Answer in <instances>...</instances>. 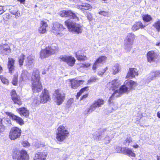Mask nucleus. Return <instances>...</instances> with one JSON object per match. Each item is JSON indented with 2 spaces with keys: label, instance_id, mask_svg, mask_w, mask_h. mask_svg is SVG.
I'll use <instances>...</instances> for the list:
<instances>
[{
  "label": "nucleus",
  "instance_id": "f257e3e1",
  "mask_svg": "<svg viewBox=\"0 0 160 160\" xmlns=\"http://www.w3.org/2000/svg\"><path fill=\"white\" fill-rule=\"evenodd\" d=\"M32 90L33 92H38L42 89V86L40 82L39 72L36 68H34L31 77Z\"/></svg>",
  "mask_w": 160,
  "mask_h": 160
},
{
  "label": "nucleus",
  "instance_id": "f03ea898",
  "mask_svg": "<svg viewBox=\"0 0 160 160\" xmlns=\"http://www.w3.org/2000/svg\"><path fill=\"white\" fill-rule=\"evenodd\" d=\"M121 85L120 81L118 79H116L113 80L111 82H109L107 85V87H109L110 90H112L114 91V92L110 97L108 102L110 103L112 102V101L114 97H118L119 94H121L120 93L119 88H118Z\"/></svg>",
  "mask_w": 160,
  "mask_h": 160
},
{
  "label": "nucleus",
  "instance_id": "7ed1b4c3",
  "mask_svg": "<svg viewBox=\"0 0 160 160\" xmlns=\"http://www.w3.org/2000/svg\"><path fill=\"white\" fill-rule=\"evenodd\" d=\"M65 24L69 31L75 33H81L83 30V26L80 24L73 22L71 20L68 19L65 22Z\"/></svg>",
  "mask_w": 160,
  "mask_h": 160
},
{
  "label": "nucleus",
  "instance_id": "20e7f679",
  "mask_svg": "<svg viewBox=\"0 0 160 160\" xmlns=\"http://www.w3.org/2000/svg\"><path fill=\"white\" fill-rule=\"evenodd\" d=\"M59 50L58 45L53 43L51 46L46 47L44 49L42 50L40 52V57L43 59L57 52Z\"/></svg>",
  "mask_w": 160,
  "mask_h": 160
},
{
  "label": "nucleus",
  "instance_id": "39448f33",
  "mask_svg": "<svg viewBox=\"0 0 160 160\" xmlns=\"http://www.w3.org/2000/svg\"><path fill=\"white\" fill-rule=\"evenodd\" d=\"M58 132L56 134V139L60 143L62 142L69 135V132L67 128L63 126H60L57 129Z\"/></svg>",
  "mask_w": 160,
  "mask_h": 160
},
{
  "label": "nucleus",
  "instance_id": "423d86ee",
  "mask_svg": "<svg viewBox=\"0 0 160 160\" xmlns=\"http://www.w3.org/2000/svg\"><path fill=\"white\" fill-rule=\"evenodd\" d=\"M137 85V83L132 80H127L125 81L124 85L119 88L120 93H126L133 89Z\"/></svg>",
  "mask_w": 160,
  "mask_h": 160
},
{
  "label": "nucleus",
  "instance_id": "0eeeda50",
  "mask_svg": "<svg viewBox=\"0 0 160 160\" xmlns=\"http://www.w3.org/2000/svg\"><path fill=\"white\" fill-rule=\"evenodd\" d=\"M54 100L57 105H60L64 102L65 94L62 91L57 90L53 94Z\"/></svg>",
  "mask_w": 160,
  "mask_h": 160
},
{
  "label": "nucleus",
  "instance_id": "6e6552de",
  "mask_svg": "<svg viewBox=\"0 0 160 160\" xmlns=\"http://www.w3.org/2000/svg\"><path fill=\"white\" fill-rule=\"evenodd\" d=\"M12 158L13 159L17 160H28L29 157L26 151H15L12 154Z\"/></svg>",
  "mask_w": 160,
  "mask_h": 160
},
{
  "label": "nucleus",
  "instance_id": "1a4fd4ad",
  "mask_svg": "<svg viewBox=\"0 0 160 160\" xmlns=\"http://www.w3.org/2000/svg\"><path fill=\"white\" fill-rule=\"evenodd\" d=\"M104 103V101L102 99H99L96 100L89 108L86 110L84 112L85 113V114H89L95 110L96 108L101 107Z\"/></svg>",
  "mask_w": 160,
  "mask_h": 160
},
{
  "label": "nucleus",
  "instance_id": "9d476101",
  "mask_svg": "<svg viewBox=\"0 0 160 160\" xmlns=\"http://www.w3.org/2000/svg\"><path fill=\"white\" fill-rule=\"evenodd\" d=\"M21 133L22 131L20 128L16 127H13L10 130L9 138L11 140H15L20 138Z\"/></svg>",
  "mask_w": 160,
  "mask_h": 160
},
{
  "label": "nucleus",
  "instance_id": "9b49d317",
  "mask_svg": "<svg viewBox=\"0 0 160 160\" xmlns=\"http://www.w3.org/2000/svg\"><path fill=\"white\" fill-rule=\"evenodd\" d=\"M59 14L61 17H69L70 18L74 19L76 21H78L79 20V18L77 16L76 13L73 12L71 10H67L61 11L60 12Z\"/></svg>",
  "mask_w": 160,
  "mask_h": 160
},
{
  "label": "nucleus",
  "instance_id": "f8f14e48",
  "mask_svg": "<svg viewBox=\"0 0 160 160\" xmlns=\"http://www.w3.org/2000/svg\"><path fill=\"white\" fill-rule=\"evenodd\" d=\"M134 39V35L132 33H128L127 37L125 43V48L128 51H129L132 48V46Z\"/></svg>",
  "mask_w": 160,
  "mask_h": 160
},
{
  "label": "nucleus",
  "instance_id": "ddd939ff",
  "mask_svg": "<svg viewBox=\"0 0 160 160\" xmlns=\"http://www.w3.org/2000/svg\"><path fill=\"white\" fill-rule=\"evenodd\" d=\"M65 29L62 25L58 23L54 24L52 28V32L56 35H59L61 36L63 35V34L61 32Z\"/></svg>",
  "mask_w": 160,
  "mask_h": 160
},
{
  "label": "nucleus",
  "instance_id": "4468645a",
  "mask_svg": "<svg viewBox=\"0 0 160 160\" xmlns=\"http://www.w3.org/2000/svg\"><path fill=\"white\" fill-rule=\"evenodd\" d=\"M117 151L118 153L122 152L124 153L128 154L132 157H135V154L132 150L129 148H122L119 146H117L116 147Z\"/></svg>",
  "mask_w": 160,
  "mask_h": 160
},
{
  "label": "nucleus",
  "instance_id": "2eb2a0df",
  "mask_svg": "<svg viewBox=\"0 0 160 160\" xmlns=\"http://www.w3.org/2000/svg\"><path fill=\"white\" fill-rule=\"evenodd\" d=\"M39 98L41 99V102L43 103H46L50 99L49 92L46 89H44L42 92Z\"/></svg>",
  "mask_w": 160,
  "mask_h": 160
},
{
  "label": "nucleus",
  "instance_id": "dca6fc26",
  "mask_svg": "<svg viewBox=\"0 0 160 160\" xmlns=\"http://www.w3.org/2000/svg\"><path fill=\"white\" fill-rule=\"evenodd\" d=\"M5 113L6 115L9 116L10 118L16 121L20 125H22L24 124V121L22 118L14 115L12 112H7Z\"/></svg>",
  "mask_w": 160,
  "mask_h": 160
},
{
  "label": "nucleus",
  "instance_id": "f3484780",
  "mask_svg": "<svg viewBox=\"0 0 160 160\" xmlns=\"http://www.w3.org/2000/svg\"><path fill=\"white\" fill-rule=\"evenodd\" d=\"M59 58L62 61L66 62L69 66H73L75 62V60L74 58L71 56L67 57L66 56H61Z\"/></svg>",
  "mask_w": 160,
  "mask_h": 160
},
{
  "label": "nucleus",
  "instance_id": "a211bd4d",
  "mask_svg": "<svg viewBox=\"0 0 160 160\" xmlns=\"http://www.w3.org/2000/svg\"><path fill=\"white\" fill-rule=\"evenodd\" d=\"M107 58L105 56H102L97 59L92 67L93 70H96V68L102 65L106 60Z\"/></svg>",
  "mask_w": 160,
  "mask_h": 160
},
{
  "label": "nucleus",
  "instance_id": "6ab92c4d",
  "mask_svg": "<svg viewBox=\"0 0 160 160\" xmlns=\"http://www.w3.org/2000/svg\"><path fill=\"white\" fill-rule=\"evenodd\" d=\"M11 98L13 102L15 104L20 106L22 104L20 97L18 96L15 90H12L11 92Z\"/></svg>",
  "mask_w": 160,
  "mask_h": 160
},
{
  "label": "nucleus",
  "instance_id": "aec40b11",
  "mask_svg": "<svg viewBox=\"0 0 160 160\" xmlns=\"http://www.w3.org/2000/svg\"><path fill=\"white\" fill-rule=\"evenodd\" d=\"M11 51L10 48L8 44H4L0 45V53L3 55L8 54Z\"/></svg>",
  "mask_w": 160,
  "mask_h": 160
},
{
  "label": "nucleus",
  "instance_id": "412c9836",
  "mask_svg": "<svg viewBox=\"0 0 160 160\" xmlns=\"http://www.w3.org/2000/svg\"><path fill=\"white\" fill-rule=\"evenodd\" d=\"M160 77V71L151 72L148 77L146 82L148 83L155 80L158 77Z\"/></svg>",
  "mask_w": 160,
  "mask_h": 160
},
{
  "label": "nucleus",
  "instance_id": "4be33fe9",
  "mask_svg": "<svg viewBox=\"0 0 160 160\" xmlns=\"http://www.w3.org/2000/svg\"><path fill=\"white\" fill-rule=\"evenodd\" d=\"M14 60L12 58H8V67L9 70V72L11 74L15 70Z\"/></svg>",
  "mask_w": 160,
  "mask_h": 160
},
{
  "label": "nucleus",
  "instance_id": "5701e85b",
  "mask_svg": "<svg viewBox=\"0 0 160 160\" xmlns=\"http://www.w3.org/2000/svg\"><path fill=\"white\" fill-rule=\"evenodd\" d=\"M104 136V129L101 130L99 132H96L93 134V138L95 140L100 141L102 139Z\"/></svg>",
  "mask_w": 160,
  "mask_h": 160
},
{
  "label": "nucleus",
  "instance_id": "b1692460",
  "mask_svg": "<svg viewBox=\"0 0 160 160\" xmlns=\"http://www.w3.org/2000/svg\"><path fill=\"white\" fill-rule=\"evenodd\" d=\"M47 156V153L40 152L37 153L35 155L34 160H45Z\"/></svg>",
  "mask_w": 160,
  "mask_h": 160
},
{
  "label": "nucleus",
  "instance_id": "393cba45",
  "mask_svg": "<svg viewBox=\"0 0 160 160\" xmlns=\"http://www.w3.org/2000/svg\"><path fill=\"white\" fill-rule=\"evenodd\" d=\"M138 75V71L135 68H130L126 76L127 78H132Z\"/></svg>",
  "mask_w": 160,
  "mask_h": 160
},
{
  "label": "nucleus",
  "instance_id": "a878e982",
  "mask_svg": "<svg viewBox=\"0 0 160 160\" xmlns=\"http://www.w3.org/2000/svg\"><path fill=\"white\" fill-rule=\"evenodd\" d=\"M17 109V111L21 116H23L26 118L28 117L29 115V111L26 108H22Z\"/></svg>",
  "mask_w": 160,
  "mask_h": 160
},
{
  "label": "nucleus",
  "instance_id": "bb28decb",
  "mask_svg": "<svg viewBox=\"0 0 160 160\" xmlns=\"http://www.w3.org/2000/svg\"><path fill=\"white\" fill-rule=\"evenodd\" d=\"M157 57V54L153 51H149L147 54L148 60L149 62L154 61Z\"/></svg>",
  "mask_w": 160,
  "mask_h": 160
},
{
  "label": "nucleus",
  "instance_id": "cd10ccee",
  "mask_svg": "<svg viewBox=\"0 0 160 160\" xmlns=\"http://www.w3.org/2000/svg\"><path fill=\"white\" fill-rule=\"evenodd\" d=\"M84 82V81L82 80H72L71 81V87L72 88L76 89L81 85Z\"/></svg>",
  "mask_w": 160,
  "mask_h": 160
},
{
  "label": "nucleus",
  "instance_id": "c85d7f7f",
  "mask_svg": "<svg viewBox=\"0 0 160 160\" xmlns=\"http://www.w3.org/2000/svg\"><path fill=\"white\" fill-rule=\"evenodd\" d=\"M29 75L28 71L26 70H23L21 74L19 81L21 82L22 81L28 80L29 78Z\"/></svg>",
  "mask_w": 160,
  "mask_h": 160
},
{
  "label": "nucleus",
  "instance_id": "c756f323",
  "mask_svg": "<svg viewBox=\"0 0 160 160\" xmlns=\"http://www.w3.org/2000/svg\"><path fill=\"white\" fill-rule=\"evenodd\" d=\"M41 26L39 28V32L40 33L43 34L46 32V28L48 25L45 21H42L41 22Z\"/></svg>",
  "mask_w": 160,
  "mask_h": 160
},
{
  "label": "nucleus",
  "instance_id": "7c9ffc66",
  "mask_svg": "<svg viewBox=\"0 0 160 160\" xmlns=\"http://www.w3.org/2000/svg\"><path fill=\"white\" fill-rule=\"evenodd\" d=\"M92 8V6L90 4L86 3H83L81 5H77L78 8L81 9L84 12V10H89Z\"/></svg>",
  "mask_w": 160,
  "mask_h": 160
},
{
  "label": "nucleus",
  "instance_id": "2f4dec72",
  "mask_svg": "<svg viewBox=\"0 0 160 160\" xmlns=\"http://www.w3.org/2000/svg\"><path fill=\"white\" fill-rule=\"evenodd\" d=\"M104 136L107 135L111 139L114 138L115 134V131L111 129L107 130L106 129H104Z\"/></svg>",
  "mask_w": 160,
  "mask_h": 160
},
{
  "label": "nucleus",
  "instance_id": "473e14b6",
  "mask_svg": "<svg viewBox=\"0 0 160 160\" xmlns=\"http://www.w3.org/2000/svg\"><path fill=\"white\" fill-rule=\"evenodd\" d=\"M144 26L142 24L141 22H136L132 27V29L133 31H135L139 29L140 28H143Z\"/></svg>",
  "mask_w": 160,
  "mask_h": 160
},
{
  "label": "nucleus",
  "instance_id": "72a5a7b5",
  "mask_svg": "<svg viewBox=\"0 0 160 160\" xmlns=\"http://www.w3.org/2000/svg\"><path fill=\"white\" fill-rule=\"evenodd\" d=\"M33 60V58L30 56L27 57L25 60V63L26 65L28 66L30 68L32 66V62Z\"/></svg>",
  "mask_w": 160,
  "mask_h": 160
},
{
  "label": "nucleus",
  "instance_id": "f704fd0d",
  "mask_svg": "<svg viewBox=\"0 0 160 160\" xmlns=\"http://www.w3.org/2000/svg\"><path fill=\"white\" fill-rule=\"evenodd\" d=\"M76 57L78 60L82 61H84L86 59V57L84 55H82L80 51H78L75 53Z\"/></svg>",
  "mask_w": 160,
  "mask_h": 160
},
{
  "label": "nucleus",
  "instance_id": "c9c22d12",
  "mask_svg": "<svg viewBox=\"0 0 160 160\" xmlns=\"http://www.w3.org/2000/svg\"><path fill=\"white\" fill-rule=\"evenodd\" d=\"M33 101L32 102V104L33 105L36 106L39 105L40 103H42L41 102V99L38 96H36L33 98Z\"/></svg>",
  "mask_w": 160,
  "mask_h": 160
},
{
  "label": "nucleus",
  "instance_id": "e433bc0d",
  "mask_svg": "<svg viewBox=\"0 0 160 160\" xmlns=\"http://www.w3.org/2000/svg\"><path fill=\"white\" fill-rule=\"evenodd\" d=\"M120 70V68L119 65L118 64H115L114 66L112 67V73L113 75H115L118 73Z\"/></svg>",
  "mask_w": 160,
  "mask_h": 160
},
{
  "label": "nucleus",
  "instance_id": "4c0bfd02",
  "mask_svg": "<svg viewBox=\"0 0 160 160\" xmlns=\"http://www.w3.org/2000/svg\"><path fill=\"white\" fill-rule=\"evenodd\" d=\"M25 57V56L24 55L22 54L18 58L19 63L20 67L22 66L23 64Z\"/></svg>",
  "mask_w": 160,
  "mask_h": 160
},
{
  "label": "nucleus",
  "instance_id": "58836bf2",
  "mask_svg": "<svg viewBox=\"0 0 160 160\" xmlns=\"http://www.w3.org/2000/svg\"><path fill=\"white\" fill-rule=\"evenodd\" d=\"M153 26L155 28L157 31L159 32L160 31V20L155 22Z\"/></svg>",
  "mask_w": 160,
  "mask_h": 160
},
{
  "label": "nucleus",
  "instance_id": "ea45409f",
  "mask_svg": "<svg viewBox=\"0 0 160 160\" xmlns=\"http://www.w3.org/2000/svg\"><path fill=\"white\" fill-rule=\"evenodd\" d=\"M88 87H86L82 88L79 92L77 93L76 95L77 99H78V97L80 96L81 94L85 91H87L88 90Z\"/></svg>",
  "mask_w": 160,
  "mask_h": 160
},
{
  "label": "nucleus",
  "instance_id": "a19ab883",
  "mask_svg": "<svg viewBox=\"0 0 160 160\" xmlns=\"http://www.w3.org/2000/svg\"><path fill=\"white\" fill-rule=\"evenodd\" d=\"M18 75L16 74L13 76L12 79V84L14 86H16L18 84Z\"/></svg>",
  "mask_w": 160,
  "mask_h": 160
},
{
  "label": "nucleus",
  "instance_id": "79ce46f5",
  "mask_svg": "<svg viewBox=\"0 0 160 160\" xmlns=\"http://www.w3.org/2000/svg\"><path fill=\"white\" fill-rule=\"evenodd\" d=\"M142 18L144 21L147 22H149L152 19L151 17L148 14L143 16Z\"/></svg>",
  "mask_w": 160,
  "mask_h": 160
},
{
  "label": "nucleus",
  "instance_id": "37998d69",
  "mask_svg": "<svg viewBox=\"0 0 160 160\" xmlns=\"http://www.w3.org/2000/svg\"><path fill=\"white\" fill-rule=\"evenodd\" d=\"M10 12L12 14L15 16L16 18H17V17H18L20 16V13L18 10H12Z\"/></svg>",
  "mask_w": 160,
  "mask_h": 160
},
{
  "label": "nucleus",
  "instance_id": "c03bdc74",
  "mask_svg": "<svg viewBox=\"0 0 160 160\" xmlns=\"http://www.w3.org/2000/svg\"><path fill=\"white\" fill-rule=\"evenodd\" d=\"M132 142V139L130 137H128L124 141L123 143L126 145H129V144Z\"/></svg>",
  "mask_w": 160,
  "mask_h": 160
},
{
  "label": "nucleus",
  "instance_id": "a18cd8bd",
  "mask_svg": "<svg viewBox=\"0 0 160 160\" xmlns=\"http://www.w3.org/2000/svg\"><path fill=\"white\" fill-rule=\"evenodd\" d=\"M102 138H103L104 143L105 144L109 143L112 139L107 135V136H104V137H102Z\"/></svg>",
  "mask_w": 160,
  "mask_h": 160
},
{
  "label": "nucleus",
  "instance_id": "49530a36",
  "mask_svg": "<svg viewBox=\"0 0 160 160\" xmlns=\"http://www.w3.org/2000/svg\"><path fill=\"white\" fill-rule=\"evenodd\" d=\"M2 120V122L8 125L11 123V121L8 118H4Z\"/></svg>",
  "mask_w": 160,
  "mask_h": 160
},
{
  "label": "nucleus",
  "instance_id": "de8ad7c7",
  "mask_svg": "<svg viewBox=\"0 0 160 160\" xmlns=\"http://www.w3.org/2000/svg\"><path fill=\"white\" fill-rule=\"evenodd\" d=\"M0 79L1 81L3 83L6 84H8V80L5 78H4L2 76H0Z\"/></svg>",
  "mask_w": 160,
  "mask_h": 160
},
{
  "label": "nucleus",
  "instance_id": "09e8293b",
  "mask_svg": "<svg viewBox=\"0 0 160 160\" xmlns=\"http://www.w3.org/2000/svg\"><path fill=\"white\" fill-rule=\"evenodd\" d=\"M98 78L96 77H91L88 81V83L89 84L91 82H94L98 80Z\"/></svg>",
  "mask_w": 160,
  "mask_h": 160
},
{
  "label": "nucleus",
  "instance_id": "8fccbe9b",
  "mask_svg": "<svg viewBox=\"0 0 160 160\" xmlns=\"http://www.w3.org/2000/svg\"><path fill=\"white\" fill-rule=\"evenodd\" d=\"M98 13L103 16H107L108 14V12L105 11H100Z\"/></svg>",
  "mask_w": 160,
  "mask_h": 160
},
{
  "label": "nucleus",
  "instance_id": "3c124183",
  "mask_svg": "<svg viewBox=\"0 0 160 160\" xmlns=\"http://www.w3.org/2000/svg\"><path fill=\"white\" fill-rule=\"evenodd\" d=\"M22 144L24 147H28L30 146V145L29 142L27 141H23L22 142Z\"/></svg>",
  "mask_w": 160,
  "mask_h": 160
},
{
  "label": "nucleus",
  "instance_id": "603ef678",
  "mask_svg": "<svg viewBox=\"0 0 160 160\" xmlns=\"http://www.w3.org/2000/svg\"><path fill=\"white\" fill-rule=\"evenodd\" d=\"M90 64L87 62H86L84 63L81 64V67H82L87 68L90 66Z\"/></svg>",
  "mask_w": 160,
  "mask_h": 160
},
{
  "label": "nucleus",
  "instance_id": "864d4df0",
  "mask_svg": "<svg viewBox=\"0 0 160 160\" xmlns=\"http://www.w3.org/2000/svg\"><path fill=\"white\" fill-rule=\"evenodd\" d=\"M73 100L72 98H70L67 101V104L70 105L73 102Z\"/></svg>",
  "mask_w": 160,
  "mask_h": 160
},
{
  "label": "nucleus",
  "instance_id": "5fc2aeb1",
  "mask_svg": "<svg viewBox=\"0 0 160 160\" xmlns=\"http://www.w3.org/2000/svg\"><path fill=\"white\" fill-rule=\"evenodd\" d=\"M88 96V94H85L83 95L80 98V100H82L86 98Z\"/></svg>",
  "mask_w": 160,
  "mask_h": 160
},
{
  "label": "nucleus",
  "instance_id": "6e6d98bb",
  "mask_svg": "<svg viewBox=\"0 0 160 160\" xmlns=\"http://www.w3.org/2000/svg\"><path fill=\"white\" fill-rule=\"evenodd\" d=\"M17 25V22L16 21H14L12 23V26L14 28H15Z\"/></svg>",
  "mask_w": 160,
  "mask_h": 160
},
{
  "label": "nucleus",
  "instance_id": "4d7b16f0",
  "mask_svg": "<svg viewBox=\"0 0 160 160\" xmlns=\"http://www.w3.org/2000/svg\"><path fill=\"white\" fill-rule=\"evenodd\" d=\"M18 1L20 2L21 3L24 4L25 3V0H17Z\"/></svg>",
  "mask_w": 160,
  "mask_h": 160
},
{
  "label": "nucleus",
  "instance_id": "13d9d810",
  "mask_svg": "<svg viewBox=\"0 0 160 160\" xmlns=\"http://www.w3.org/2000/svg\"><path fill=\"white\" fill-rule=\"evenodd\" d=\"M103 72H102L101 71H100L98 72V74L99 75H101V76H102V75H103Z\"/></svg>",
  "mask_w": 160,
  "mask_h": 160
},
{
  "label": "nucleus",
  "instance_id": "bf43d9fd",
  "mask_svg": "<svg viewBox=\"0 0 160 160\" xmlns=\"http://www.w3.org/2000/svg\"><path fill=\"white\" fill-rule=\"evenodd\" d=\"M107 69H108V68L107 67H106L104 69L102 70H101V71H102V72H103V73L104 74V72H105V71L107 70Z\"/></svg>",
  "mask_w": 160,
  "mask_h": 160
},
{
  "label": "nucleus",
  "instance_id": "052dcab7",
  "mask_svg": "<svg viewBox=\"0 0 160 160\" xmlns=\"http://www.w3.org/2000/svg\"><path fill=\"white\" fill-rule=\"evenodd\" d=\"M157 117L159 118H160V112H157Z\"/></svg>",
  "mask_w": 160,
  "mask_h": 160
},
{
  "label": "nucleus",
  "instance_id": "680f3d73",
  "mask_svg": "<svg viewBox=\"0 0 160 160\" xmlns=\"http://www.w3.org/2000/svg\"><path fill=\"white\" fill-rule=\"evenodd\" d=\"M139 146L137 144H136L133 146V147L135 148H137Z\"/></svg>",
  "mask_w": 160,
  "mask_h": 160
},
{
  "label": "nucleus",
  "instance_id": "e2e57ef3",
  "mask_svg": "<svg viewBox=\"0 0 160 160\" xmlns=\"http://www.w3.org/2000/svg\"><path fill=\"white\" fill-rule=\"evenodd\" d=\"M3 10V8L2 6H0V11Z\"/></svg>",
  "mask_w": 160,
  "mask_h": 160
},
{
  "label": "nucleus",
  "instance_id": "0e129e2a",
  "mask_svg": "<svg viewBox=\"0 0 160 160\" xmlns=\"http://www.w3.org/2000/svg\"><path fill=\"white\" fill-rule=\"evenodd\" d=\"M157 160H160V155L157 156Z\"/></svg>",
  "mask_w": 160,
  "mask_h": 160
},
{
  "label": "nucleus",
  "instance_id": "69168bd1",
  "mask_svg": "<svg viewBox=\"0 0 160 160\" xmlns=\"http://www.w3.org/2000/svg\"><path fill=\"white\" fill-rule=\"evenodd\" d=\"M4 12L3 10H1L0 11V14H2Z\"/></svg>",
  "mask_w": 160,
  "mask_h": 160
},
{
  "label": "nucleus",
  "instance_id": "338daca9",
  "mask_svg": "<svg viewBox=\"0 0 160 160\" xmlns=\"http://www.w3.org/2000/svg\"><path fill=\"white\" fill-rule=\"evenodd\" d=\"M160 44V42H158V43H157L156 44V45H157V46H159Z\"/></svg>",
  "mask_w": 160,
  "mask_h": 160
},
{
  "label": "nucleus",
  "instance_id": "774afa93",
  "mask_svg": "<svg viewBox=\"0 0 160 160\" xmlns=\"http://www.w3.org/2000/svg\"><path fill=\"white\" fill-rule=\"evenodd\" d=\"M42 74H45L46 73L45 72H43L42 73Z\"/></svg>",
  "mask_w": 160,
  "mask_h": 160
}]
</instances>
